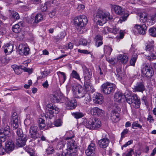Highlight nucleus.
Returning <instances> with one entry per match:
<instances>
[{"instance_id":"obj_1","label":"nucleus","mask_w":156,"mask_h":156,"mask_svg":"<svg viewBox=\"0 0 156 156\" xmlns=\"http://www.w3.org/2000/svg\"><path fill=\"white\" fill-rule=\"evenodd\" d=\"M70 134L69 132H67L65 135L66 140H69L67 141L66 156H76L77 154V145L75 141L72 139L73 136H67Z\"/></svg>"},{"instance_id":"obj_2","label":"nucleus","mask_w":156,"mask_h":156,"mask_svg":"<svg viewBox=\"0 0 156 156\" xmlns=\"http://www.w3.org/2000/svg\"><path fill=\"white\" fill-rule=\"evenodd\" d=\"M154 43L153 41H148L146 44L145 49L148 53L146 55V58L151 61L156 59V52L154 50Z\"/></svg>"},{"instance_id":"obj_3","label":"nucleus","mask_w":156,"mask_h":156,"mask_svg":"<svg viewBox=\"0 0 156 156\" xmlns=\"http://www.w3.org/2000/svg\"><path fill=\"white\" fill-rule=\"evenodd\" d=\"M84 125L87 128L91 130L97 129L101 126V122L97 118H92L87 120L84 122Z\"/></svg>"},{"instance_id":"obj_4","label":"nucleus","mask_w":156,"mask_h":156,"mask_svg":"<svg viewBox=\"0 0 156 156\" xmlns=\"http://www.w3.org/2000/svg\"><path fill=\"white\" fill-rule=\"evenodd\" d=\"M111 19L109 12H104L101 11L97 12L94 18V19L97 21L98 23L100 26L102 25L107 22L108 20Z\"/></svg>"},{"instance_id":"obj_5","label":"nucleus","mask_w":156,"mask_h":156,"mask_svg":"<svg viewBox=\"0 0 156 156\" xmlns=\"http://www.w3.org/2000/svg\"><path fill=\"white\" fill-rule=\"evenodd\" d=\"M59 112V108L55 105L48 104L46 106V115L50 119H51L55 114H58Z\"/></svg>"},{"instance_id":"obj_6","label":"nucleus","mask_w":156,"mask_h":156,"mask_svg":"<svg viewBox=\"0 0 156 156\" xmlns=\"http://www.w3.org/2000/svg\"><path fill=\"white\" fill-rule=\"evenodd\" d=\"M125 98L126 102L131 105L133 107L136 108L139 107L140 104V101L136 94H134L132 96H128V97L125 95Z\"/></svg>"},{"instance_id":"obj_7","label":"nucleus","mask_w":156,"mask_h":156,"mask_svg":"<svg viewBox=\"0 0 156 156\" xmlns=\"http://www.w3.org/2000/svg\"><path fill=\"white\" fill-rule=\"evenodd\" d=\"M116 87L115 84L107 82L101 86V90L104 94L108 95L113 92Z\"/></svg>"},{"instance_id":"obj_8","label":"nucleus","mask_w":156,"mask_h":156,"mask_svg":"<svg viewBox=\"0 0 156 156\" xmlns=\"http://www.w3.org/2000/svg\"><path fill=\"white\" fill-rule=\"evenodd\" d=\"M87 20L85 15L75 17L74 23L76 26L80 27V29H83L84 26L87 24Z\"/></svg>"},{"instance_id":"obj_9","label":"nucleus","mask_w":156,"mask_h":156,"mask_svg":"<svg viewBox=\"0 0 156 156\" xmlns=\"http://www.w3.org/2000/svg\"><path fill=\"white\" fill-rule=\"evenodd\" d=\"M74 96L77 98H81L84 97L86 92L84 87L80 85H78L73 89Z\"/></svg>"},{"instance_id":"obj_10","label":"nucleus","mask_w":156,"mask_h":156,"mask_svg":"<svg viewBox=\"0 0 156 156\" xmlns=\"http://www.w3.org/2000/svg\"><path fill=\"white\" fill-rule=\"evenodd\" d=\"M112 9L115 13L119 15H122L124 14L121 17L120 20H119V22L121 23L122 21H124L127 19V18L129 16V14L128 13L124 12L123 9H122L121 7L116 5H114L112 6Z\"/></svg>"},{"instance_id":"obj_11","label":"nucleus","mask_w":156,"mask_h":156,"mask_svg":"<svg viewBox=\"0 0 156 156\" xmlns=\"http://www.w3.org/2000/svg\"><path fill=\"white\" fill-rule=\"evenodd\" d=\"M141 71L142 74L148 79L151 78L154 74L153 69L147 65L143 66Z\"/></svg>"},{"instance_id":"obj_12","label":"nucleus","mask_w":156,"mask_h":156,"mask_svg":"<svg viewBox=\"0 0 156 156\" xmlns=\"http://www.w3.org/2000/svg\"><path fill=\"white\" fill-rule=\"evenodd\" d=\"M10 128L9 126L6 125L3 129H0V138L1 142H4L9 139L7 136L9 133Z\"/></svg>"},{"instance_id":"obj_13","label":"nucleus","mask_w":156,"mask_h":156,"mask_svg":"<svg viewBox=\"0 0 156 156\" xmlns=\"http://www.w3.org/2000/svg\"><path fill=\"white\" fill-rule=\"evenodd\" d=\"M65 104L66 109L69 110L73 109L77 106L76 101L75 99L70 100L67 99L65 102Z\"/></svg>"},{"instance_id":"obj_14","label":"nucleus","mask_w":156,"mask_h":156,"mask_svg":"<svg viewBox=\"0 0 156 156\" xmlns=\"http://www.w3.org/2000/svg\"><path fill=\"white\" fill-rule=\"evenodd\" d=\"M96 148L95 145L94 143H91L85 151L86 154L87 156H94L95 155Z\"/></svg>"},{"instance_id":"obj_15","label":"nucleus","mask_w":156,"mask_h":156,"mask_svg":"<svg viewBox=\"0 0 156 156\" xmlns=\"http://www.w3.org/2000/svg\"><path fill=\"white\" fill-rule=\"evenodd\" d=\"M19 53L21 55H26L29 53L30 49L24 44H20L18 47Z\"/></svg>"},{"instance_id":"obj_16","label":"nucleus","mask_w":156,"mask_h":156,"mask_svg":"<svg viewBox=\"0 0 156 156\" xmlns=\"http://www.w3.org/2000/svg\"><path fill=\"white\" fill-rule=\"evenodd\" d=\"M90 113L93 115L100 116H102L105 114L104 110L97 107L91 108Z\"/></svg>"},{"instance_id":"obj_17","label":"nucleus","mask_w":156,"mask_h":156,"mask_svg":"<svg viewBox=\"0 0 156 156\" xmlns=\"http://www.w3.org/2000/svg\"><path fill=\"white\" fill-rule=\"evenodd\" d=\"M27 140V138L26 135L24 136L17 137L16 144L19 147H23L25 145Z\"/></svg>"},{"instance_id":"obj_18","label":"nucleus","mask_w":156,"mask_h":156,"mask_svg":"<svg viewBox=\"0 0 156 156\" xmlns=\"http://www.w3.org/2000/svg\"><path fill=\"white\" fill-rule=\"evenodd\" d=\"M134 28L138 30L140 34L142 35L145 34L147 29L146 26L145 24L140 25L136 24L134 26Z\"/></svg>"},{"instance_id":"obj_19","label":"nucleus","mask_w":156,"mask_h":156,"mask_svg":"<svg viewBox=\"0 0 156 156\" xmlns=\"http://www.w3.org/2000/svg\"><path fill=\"white\" fill-rule=\"evenodd\" d=\"M16 115V113H14L11 118V125L13 127V129H16L18 128L19 126L18 120Z\"/></svg>"},{"instance_id":"obj_20","label":"nucleus","mask_w":156,"mask_h":156,"mask_svg":"<svg viewBox=\"0 0 156 156\" xmlns=\"http://www.w3.org/2000/svg\"><path fill=\"white\" fill-rule=\"evenodd\" d=\"M93 100L94 103L98 104H101L104 102L103 97L99 93L94 94Z\"/></svg>"},{"instance_id":"obj_21","label":"nucleus","mask_w":156,"mask_h":156,"mask_svg":"<svg viewBox=\"0 0 156 156\" xmlns=\"http://www.w3.org/2000/svg\"><path fill=\"white\" fill-rule=\"evenodd\" d=\"M145 88L143 83H137L134 86L133 88V92H143L145 90Z\"/></svg>"},{"instance_id":"obj_22","label":"nucleus","mask_w":156,"mask_h":156,"mask_svg":"<svg viewBox=\"0 0 156 156\" xmlns=\"http://www.w3.org/2000/svg\"><path fill=\"white\" fill-rule=\"evenodd\" d=\"M98 144L100 147L105 148L108 146L109 143V140L107 138H104L98 141Z\"/></svg>"},{"instance_id":"obj_23","label":"nucleus","mask_w":156,"mask_h":156,"mask_svg":"<svg viewBox=\"0 0 156 156\" xmlns=\"http://www.w3.org/2000/svg\"><path fill=\"white\" fill-rule=\"evenodd\" d=\"M84 78L85 82L90 80L92 77V73L91 71L87 68L83 69Z\"/></svg>"},{"instance_id":"obj_24","label":"nucleus","mask_w":156,"mask_h":156,"mask_svg":"<svg viewBox=\"0 0 156 156\" xmlns=\"http://www.w3.org/2000/svg\"><path fill=\"white\" fill-rule=\"evenodd\" d=\"M14 148V144L11 140L9 139L5 143V150L7 152L12 151Z\"/></svg>"},{"instance_id":"obj_25","label":"nucleus","mask_w":156,"mask_h":156,"mask_svg":"<svg viewBox=\"0 0 156 156\" xmlns=\"http://www.w3.org/2000/svg\"><path fill=\"white\" fill-rule=\"evenodd\" d=\"M110 119L113 122H118L120 120L119 113L114 111H112L110 116Z\"/></svg>"},{"instance_id":"obj_26","label":"nucleus","mask_w":156,"mask_h":156,"mask_svg":"<svg viewBox=\"0 0 156 156\" xmlns=\"http://www.w3.org/2000/svg\"><path fill=\"white\" fill-rule=\"evenodd\" d=\"M139 20L141 22L145 23L148 20L149 16L147 17V13L145 12H140L138 14Z\"/></svg>"},{"instance_id":"obj_27","label":"nucleus","mask_w":156,"mask_h":156,"mask_svg":"<svg viewBox=\"0 0 156 156\" xmlns=\"http://www.w3.org/2000/svg\"><path fill=\"white\" fill-rule=\"evenodd\" d=\"M50 98L51 102L53 103L58 102L60 101V96L57 93L51 94L50 96Z\"/></svg>"},{"instance_id":"obj_28","label":"nucleus","mask_w":156,"mask_h":156,"mask_svg":"<svg viewBox=\"0 0 156 156\" xmlns=\"http://www.w3.org/2000/svg\"><path fill=\"white\" fill-rule=\"evenodd\" d=\"M84 88L86 90V92L88 91L91 92L95 91V89L91 83L89 82H85Z\"/></svg>"},{"instance_id":"obj_29","label":"nucleus","mask_w":156,"mask_h":156,"mask_svg":"<svg viewBox=\"0 0 156 156\" xmlns=\"http://www.w3.org/2000/svg\"><path fill=\"white\" fill-rule=\"evenodd\" d=\"M4 51L5 53L10 54L13 51V45L10 44H7L3 46Z\"/></svg>"},{"instance_id":"obj_30","label":"nucleus","mask_w":156,"mask_h":156,"mask_svg":"<svg viewBox=\"0 0 156 156\" xmlns=\"http://www.w3.org/2000/svg\"><path fill=\"white\" fill-rule=\"evenodd\" d=\"M128 57L127 55L122 54H119L117 57V59L119 62L126 64L128 61Z\"/></svg>"},{"instance_id":"obj_31","label":"nucleus","mask_w":156,"mask_h":156,"mask_svg":"<svg viewBox=\"0 0 156 156\" xmlns=\"http://www.w3.org/2000/svg\"><path fill=\"white\" fill-rule=\"evenodd\" d=\"M125 97V96L123 95L121 92H117L115 94L114 100L117 102H120L122 99Z\"/></svg>"},{"instance_id":"obj_32","label":"nucleus","mask_w":156,"mask_h":156,"mask_svg":"<svg viewBox=\"0 0 156 156\" xmlns=\"http://www.w3.org/2000/svg\"><path fill=\"white\" fill-rule=\"evenodd\" d=\"M11 67L14 70L16 74L17 75L20 74L22 73V70L23 69L22 66H18L16 65H12Z\"/></svg>"},{"instance_id":"obj_33","label":"nucleus","mask_w":156,"mask_h":156,"mask_svg":"<svg viewBox=\"0 0 156 156\" xmlns=\"http://www.w3.org/2000/svg\"><path fill=\"white\" fill-rule=\"evenodd\" d=\"M66 144V142L63 140H60L58 142L55 148L58 150L63 149Z\"/></svg>"},{"instance_id":"obj_34","label":"nucleus","mask_w":156,"mask_h":156,"mask_svg":"<svg viewBox=\"0 0 156 156\" xmlns=\"http://www.w3.org/2000/svg\"><path fill=\"white\" fill-rule=\"evenodd\" d=\"M26 151L29 153L30 156H35V150L34 147H31V146H26L25 148Z\"/></svg>"},{"instance_id":"obj_35","label":"nucleus","mask_w":156,"mask_h":156,"mask_svg":"<svg viewBox=\"0 0 156 156\" xmlns=\"http://www.w3.org/2000/svg\"><path fill=\"white\" fill-rule=\"evenodd\" d=\"M104 51L106 55H109L112 51V49L109 46L105 45L104 48Z\"/></svg>"},{"instance_id":"obj_36","label":"nucleus","mask_w":156,"mask_h":156,"mask_svg":"<svg viewBox=\"0 0 156 156\" xmlns=\"http://www.w3.org/2000/svg\"><path fill=\"white\" fill-rule=\"evenodd\" d=\"M30 134L31 138L35 140L40 136V134L38 131L30 133Z\"/></svg>"},{"instance_id":"obj_37","label":"nucleus","mask_w":156,"mask_h":156,"mask_svg":"<svg viewBox=\"0 0 156 156\" xmlns=\"http://www.w3.org/2000/svg\"><path fill=\"white\" fill-rule=\"evenodd\" d=\"M71 76L74 78H75L79 81L81 79L80 77L79 74L77 73L76 71L73 70L71 74Z\"/></svg>"},{"instance_id":"obj_38","label":"nucleus","mask_w":156,"mask_h":156,"mask_svg":"<svg viewBox=\"0 0 156 156\" xmlns=\"http://www.w3.org/2000/svg\"><path fill=\"white\" fill-rule=\"evenodd\" d=\"M12 30L14 32L16 33H18L20 31L21 28H20L19 24H16L12 27Z\"/></svg>"},{"instance_id":"obj_39","label":"nucleus","mask_w":156,"mask_h":156,"mask_svg":"<svg viewBox=\"0 0 156 156\" xmlns=\"http://www.w3.org/2000/svg\"><path fill=\"white\" fill-rule=\"evenodd\" d=\"M43 19L42 15L40 13L37 14L35 16V20L34 23H38L41 21Z\"/></svg>"},{"instance_id":"obj_40","label":"nucleus","mask_w":156,"mask_h":156,"mask_svg":"<svg viewBox=\"0 0 156 156\" xmlns=\"http://www.w3.org/2000/svg\"><path fill=\"white\" fill-rule=\"evenodd\" d=\"M72 115L76 119H79L83 117V114L81 112H76L72 113Z\"/></svg>"},{"instance_id":"obj_41","label":"nucleus","mask_w":156,"mask_h":156,"mask_svg":"<svg viewBox=\"0 0 156 156\" xmlns=\"http://www.w3.org/2000/svg\"><path fill=\"white\" fill-rule=\"evenodd\" d=\"M149 32L150 34L152 36L156 37V28L152 27L150 28Z\"/></svg>"},{"instance_id":"obj_42","label":"nucleus","mask_w":156,"mask_h":156,"mask_svg":"<svg viewBox=\"0 0 156 156\" xmlns=\"http://www.w3.org/2000/svg\"><path fill=\"white\" fill-rule=\"evenodd\" d=\"M11 17L16 20H18L20 18V16L18 13L16 12L12 11L11 13Z\"/></svg>"},{"instance_id":"obj_43","label":"nucleus","mask_w":156,"mask_h":156,"mask_svg":"<svg viewBox=\"0 0 156 156\" xmlns=\"http://www.w3.org/2000/svg\"><path fill=\"white\" fill-rule=\"evenodd\" d=\"M138 121H135L133 122L132 124V128L133 129H136V127L139 128L140 129H142V126L139 124Z\"/></svg>"},{"instance_id":"obj_44","label":"nucleus","mask_w":156,"mask_h":156,"mask_svg":"<svg viewBox=\"0 0 156 156\" xmlns=\"http://www.w3.org/2000/svg\"><path fill=\"white\" fill-rule=\"evenodd\" d=\"M38 127L35 124L31 125L29 133L37 131Z\"/></svg>"},{"instance_id":"obj_45","label":"nucleus","mask_w":156,"mask_h":156,"mask_svg":"<svg viewBox=\"0 0 156 156\" xmlns=\"http://www.w3.org/2000/svg\"><path fill=\"white\" fill-rule=\"evenodd\" d=\"M137 59V55H134L132 57L130 60V63L131 66H134Z\"/></svg>"},{"instance_id":"obj_46","label":"nucleus","mask_w":156,"mask_h":156,"mask_svg":"<svg viewBox=\"0 0 156 156\" xmlns=\"http://www.w3.org/2000/svg\"><path fill=\"white\" fill-rule=\"evenodd\" d=\"M112 29L108 27L103 28L102 31L104 34H107L108 32L112 31Z\"/></svg>"},{"instance_id":"obj_47","label":"nucleus","mask_w":156,"mask_h":156,"mask_svg":"<svg viewBox=\"0 0 156 156\" xmlns=\"http://www.w3.org/2000/svg\"><path fill=\"white\" fill-rule=\"evenodd\" d=\"M16 129H17L16 133L17 135V137L24 136L25 135L23 134L22 130L20 128H17Z\"/></svg>"},{"instance_id":"obj_48","label":"nucleus","mask_w":156,"mask_h":156,"mask_svg":"<svg viewBox=\"0 0 156 156\" xmlns=\"http://www.w3.org/2000/svg\"><path fill=\"white\" fill-rule=\"evenodd\" d=\"M62 122L60 119L56 120L53 123L54 125L56 127L60 126L62 125Z\"/></svg>"},{"instance_id":"obj_49","label":"nucleus","mask_w":156,"mask_h":156,"mask_svg":"<svg viewBox=\"0 0 156 156\" xmlns=\"http://www.w3.org/2000/svg\"><path fill=\"white\" fill-rule=\"evenodd\" d=\"M148 20H150L153 23H154L156 22V15L155 14L152 15L149 17V19Z\"/></svg>"},{"instance_id":"obj_50","label":"nucleus","mask_w":156,"mask_h":156,"mask_svg":"<svg viewBox=\"0 0 156 156\" xmlns=\"http://www.w3.org/2000/svg\"><path fill=\"white\" fill-rule=\"evenodd\" d=\"M57 74L59 75V74H61L63 77V83H64L66 79V76L65 73L60 71H58L57 72Z\"/></svg>"},{"instance_id":"obj_51","label":"nucleus","mask_w":156,"mask_h":156,"mask_svg":"<svg viewBox=\"0 0 156 156\" xmlns=\"http://www.w3.org/2000/svg\"><path fill=\"white\" fill-rule=\"evenodd\" d=\"M54 151V149L53 147H49L46 150V152L48 154H50L52 153Z\"/></svg>"},{"instance_id":"obj_52","label":"nucleus","mask_w":156,"mask_h":156,"mask_svg":"<svg viewBox=\"0 0 156 156\" xmlns=\"http://www.w3.org/2000/svg\"><path fill=\"white\" fill-rule=\"evenodd\" d=\"M128 130L126 129H124L121 133V139H122L123 138L125 137V135L126 134H127L128 132Z\"/></svg>"},{"instance_id":"obj_53","label":"nucleus","mask_w":156,"mask_h":156,"mask_svg":"<svg viewBox=\"0 0 156 156\" xmlns=\"http://www.w3.org/2000/svg\"><path fill=\"white\" fill-rule=\"evenodd\" d=\"M66 33L64 31H63L61 32L59 35H58V37L59 39H62L64 37Z\"/></svg>"},{"instance_id":"obj_54","label":"nucleus","mask_w":156,"mask_h":156,"mask_svg":"<svg viewBox=\"0 0 156 156\" xmlns=\"http://www.w3.org/2000/svg\"><path fill=\"white\" fill-rule=\"evenodd\" d=\"M41 11L43 12L45 11L47 9L46 3H45L44 4L41 5Z\"/></svg>"},{"instance_id":"obj_55","label":"nucleus","mask_w":156,"mask_h":156,"mask_svg":"<svg viewBox=\"0 0 156 156\" xmlns=\"http://www.w3.org/2000/svg\"><path fill=\"white\" fill-rule=\"evenodd\" d=\"M134 153L133 150L131 148L129 149L127 153L126 154V156H131L132 154Z\"/></svg>"},{"instance_id":"obj_56","label":"nucleus","mask_w":156,"mask_h":156,"mask_svg":"<svg viewBox=\"0 0 156 156\" xmlns=\"http://www.w3.org/2000/svg\"><path fill=\"white\" fill-rule=\"evenodd\" d=\"M84 8V5L80 4L78 5L76 9L78 11H81L83 10Z\"/></svg>"},{"instance_id":"obj_57","label":"nucleus","mask_w":156,"mask_h":156,"mask_svg":"<svg viewBox=\"0 0 156 156\" xmlns=\"http://www.w3.org/2000/svg\"><path fill=\"white\" fill-rule=\"evenodd\" d=\"M147 120L149 121L150 123H152L154 122V120L153 119L152 116L149 115L148 116Z\"/></svg>"},{"instance_id":"obj_58","label":"nucleus","mask_w":156,"mask_h":156,"mask_svg":"<svg viewBox=\"0 0 156 156\" xmlns=\"http://www.w3.org/2000/svg\"><path fill=\"white\" fill-rule=\"evenodd\" d=\"M56 14V10L54 9L49 13V15L50 17H53Z\"/></svg>"},{"instance_id":"obj_59","label":"nucleus","mask_w":156,"mask_h":156,"mask_svg":"<svg viewBox=\"0 0 156 156\" xmlns=\"http://www.w3.org/2000/svg\"><path fill=\"white\" fill-rule=\"evenodd\" d=\"M78 52L80 53H83V54H89L90 53V52L88 51L87 50H81L78 49Z\"/></svg>"},{"instance_id":"obj_60","label":"nucleus","mask_w":156,"mask_h":156,"mask_svg":"<svg viewBox=\"0 0 156 156\" xmlns=\"http://www.w3.org/2000/svg\"><path fill=\"white\" fill-rule=\"evenodd\" d=\"M79 43L80 44H82L83 45H85L87 44V42L86 40L82 39L80 40Z\"/></svg>"},{"instance_id":"obj_61","label":"nucleus","mask_w":156,"mask_h":156,"mask_svg":"<svg viewBox=\"0 0 156 156\" xmlns=\"http://www.w3.org/2000/svg\"><path fill=\"white\" fill-rule=\"evenodd\" d=\"M103 43L102 40L98 41L95 42V45L97 47H98L101 45Z\"/></svg>"},{"instance_id":"obj_62","label":"nucleus","mask_w":156,"mask_h":156,"mask_svg":"<svg viewBox=\"0 0 156 156\" xmlns=\"http://www.w3.org/2000/svg\"><path fill=\"white\" fill-rule=\"evenodd\" d=\"M94 40L95 42L97 41H100L101 40H102V37L101 35H97L95 37Z\"/></svg>"},{"instance_id":"obj_63","label":"nucleus","mask_w":156,"mask_h":156,"mask_svg":"<svg viewBox=\"0 0 156 156\" xmlns=\"http://www.w3.org/2000/svg\"><path fill=\"white\" fill-rule=\"evenodd\" d=\"M45 120L44 119V117L42 116L41 117H40L38 120V124L39 125L40 123H45Z\"/></svg>"},{"instance_id":"obj_64","label":"nucleus","mask_w":156,"mask_h":156,"mask_svg":"<svg viewBox=\"0 0 156 156\" xmlns=\"http://www.w3.org/2000/svg\"><path fill=\"white\" fill-rule=\"evenodd\" d=\"M49 74V72L47 71H44L42 73V77L44 78L46 76Z\"/></svg>"}]
</instances>
